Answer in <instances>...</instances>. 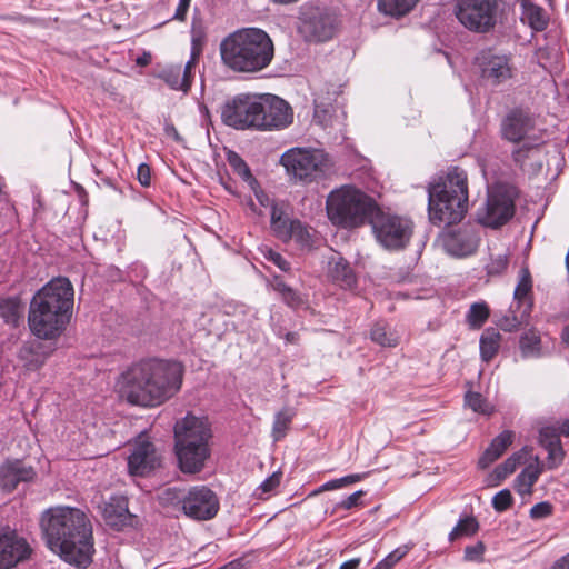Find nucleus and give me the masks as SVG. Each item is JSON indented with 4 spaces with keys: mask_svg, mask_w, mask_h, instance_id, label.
Masks as SVG:
<instances>
[{
    "mask_svg": "<svg viewBox=\"0 0 569 569\" xmlns=\"http://www.w3.org/2000/svg\"><path fill=\"white\" fill-rule=\"evenodd\" d=\"M327 273L343 288H352L356 282V273L349 262L338 252H332L327 259Z\"/></svg>",
    "mask_w": 569,
    "mask_h": 569,
    "instance_id": "21",
    "label": "nucleus"
},
{
    "mask_svg": "<svg viewBox=\"0 0 569 569\" xmlns=\"http://www.w3.org/2000/svg\"><path fill=\"white\" fill-rule=\"evenodd\" d=\"M486 551V546L482 541H478L475 545L467 546L465 548V560L472 562H480L483 559V553Z\"/></svg>",
    "mask_w": 569,
    "mask_h": 569,
    "instance_id": "48",
    "label": "nucleus"
},
{
    "mask_svg": "<svg viewBox=\"0 0 569 569\" xmlns=\"http://www.w3.org/2000/svg\"><path fill=\"white\" fill-rule=\"evenodd\" d=\"M41 528L49 548L66 562L86 567L93 552L92 526L78 508L54 507L43 512Z\"/></svg>",
    "mask_w": 569,
    "mask_h": 569,
    "instance_id": "3",
    "label": "nucleus"
},
{
    "mask_svg": "<svg viewBox=\"0 0 569 569\" xmlns=\"http://www.w3.org/2000/svg\"><path fill=\"white\" fill-rule=\"evenodd\" d=\"M513 505V497L509 489H502L492 498V507L497 512H503Z\"/></svg>",
    "mask_w": 569,
    "mask_h": 569,
    "instance_id": "46",
    "label": "nucleus"
},
{
    "mask_svg": "<svg viewBox=\"0 0 569 569\" xmlns=\"http://www.w3.org/2000/svg\"><path fill=\"white\" fill-rule=\"evenodd\" d=\"M227 160L233 172L237 173L249 187L254 190L258 187L257 179L252 176L246 161L236 152H228Z\"/></svg>",
    "mask_w": 569,
    "mask_h": 569,
    "instance_id": "34",
    "label": "nucleus"
},
{
    "mask_svg": "<svg viewBox=\"0 0 569 569\" xmlns=\"http://www.w3.org/2000/svg\"><path fill=\"white\" fill-rule=\"evenodd\" d=\"M521 4L523 8L522 19L528 21L531 29L542 31L548 27L549 18L541 7L529 2V0L522 1Z\"/></svg>",
    "mask_w": 569,
    "mask_h": 569,
    "instance_id": "27",
    "label": "nucleus"
},
{
    "mask_svg": "<svg viewBox=\"0 0 569 569\" xmlns=\"http://www.w3.org/2000/svg\"><path fill=\"white\" fill-rule=\"evenodd\" d=\"M30 547L16 530L8 526H0V569H10L18 562L27 559Z\"/></svg>",
    "mask_w": 569,
    "mask_h": 569,
    "instance_id": "16",
    "label": "nucleus"
},
{
    "mask_svg": "<svg viewBox=\"0 0 569 569\" xmlns=\"http://www.w3.org/2000/svg\"><path fill=\"white\" fill-rule=\"evenodd\" d=\"M560 436L569 437V418L560 423L558 430L550 427L542 428L539 433V442L545 449L555 446L559 449Z\"/></svg>",
    "mask_w": 569,
    "mask_h": 569,
    "instance_id": "32",
    "label": "nucleus"
},
{
    "mask_svg": "<svg viewBox=\"0 0 569 569\" xmlns=\"http://www.w3.org/2000/svg\"><path fill=\"white\" fill-rule=\"evenodd\" d=\"M302 31L312 41H327L336 31V18L328 12L317 10L310 16H305Z\"/></svg>",
    "mask_w": 569,
    "mask_h": 569,
    "instance_id": "18",
    "label": "nucleus"
},
{
    "mask_svg": "<svg viewBox=\"0 0 569 569\" xmlns=\"http://www.w3.org/2000/svg\"><path fill=\"white\" fill-rule=\"evenodd\" d=\"M359 565H360V559L353 558V559H350V560L343 562L339 569H358Z\"/></svg>",
    "mask_w": 569,
    "mask_h": 569,
    "instance_id": "60",
    "label": "nucleus"
},
{
    "mask_svg": "<svg viewBox=\"0 0 569 569\" xmlns=\"http://www.w3.org/2000/svg\"><path fill=\"white\" fill-rule=\"evenodd\" d=\"M74 290L68 278L57 277L31 299L28 325L40 339H54L66 329L73 307Z\"/></svg>",
    "mask_w": 569,
    "mask_h": 569,
    "instance_id": "5",
    "label": "nucleus"
},
{
    "mask_svg": "<svg viewBox=\"0 0 569 569\" xmlns=\"http://www.w3.org/2000/svg\"><path fill=\"white\" fill-rule=\"evenodd\" d=\"M191 0H180L179 4L176 9L173 19L183 21L186 19L187 12L189 10Z\"/></svg>",
    "mask_w": 569,
    "mask_h": 569,
    "instance_id": "56",
    "label": "nucleus"
},
{
    "mask_svg": "<svg viewBox=\"0 0 569 569\" xmlns=\"http://www.w3.org/2000/svg\"><path fill=\"white\" fill-rule=\"evenodd\" d=\"M290 240H295L301 247H310L311 234L309 229L299 220H292L290 227Z\"/></svg>",
    "mask_w": 569,
    "mask_h": 569,
    "instance_id": "42",
    "label": "nucleus"
},
{
    "mask_svg": "<svg viewBox=\"0 0 569 569\" xmlns=\"http://www.w3.org/2000/svg\"><path fill=\"white\" fill-rule=\"evenodd\" d=\"M279 163L290 180L303 184L328 177L333 169L329 154L316 148H290L281 154Z\"/></svg>",
    "mask_w": 569,
    "mask_h": 569,
    "instance_id": "8",
    "label": "nucleus"
},
{
    "mask_svg": "<svg viewBox=\"0 0 569 569\" xmlns=\"http://www.w3.org/2000/svg\"><path fill=\"white\" fill-rule=\"evenodd\" d=\"M23 312L20 298L9 297L0 299V317L7 322L16 326Z\"/></svg>",
    "mask_w": 569,
    "mask_h": 569,
    "instance_id": "33",
    "label": "nucleus"
},
{
    "mask_svg": "<svg viewBox=\"0 0 569 569\" xmlns=\"http://www.w3.org/2000/svg\"><path fill=\"white\" fill-rule=\"evenodd\" d=\"M34 476L33 468L21 460H8L0 466V487L12 491L20 482H29Z\"/></svg>",
    "mask_w": 569,
    "mask_h": 569,
    "instance_id": "20",
    "label": "nucleus"
},
{
    "mask_svg": "<svg viewBox=\"0 0 569 569\" xmlns=\"http://www.w3.org/2000/svg\"><path fill=\"white\" fill-rule=\"evenodd\" d=\"M291 221L284 216V211L277 203L271 206L270 224L276 237L283 241L290 240Z\"/></svg>",
    "mask_w": 569,
    "mask_h": 569,
    "instance_id": "28",
    "label": "nucleus"
},
{
    "mask_svg": "<svg viewBox=\"0 0 569 569\" xmlns=\"http://www.w3.org/2000/svg\"><path fill=\"white\" fill-rule=\"evenodd\" d=\"M295 412L290 408H283L274 415L271 437L273 441H280L287 435L289 427L292 422Z\"/></svg>",
    "mask_w": 569,
    "mask_h": 569,
    "instance_id": "35",
    "label": "nucleus"
},
{
    "mask_svg": "<svg viewBox=\"0 0 569 569\" xmlns=\"http://www.w3.org/2000/svg\"><path fill=\"white\" fill-rule=\"evenodd\" d=\"M363 496V491L359 490L348 496L346 499L339 502V507L349 510L358 506L359 499Z\"/></svg>",
    "mask_w": 569,
    "mask_h": 569,
    "instance_id": "53",
    "label": "nucleus"
},
{
    "mask_svg": "<svg viewBox=\"0 0 569 569\" xmlns=\"http://www.w3.org/2000/svg\"><path fill=\"white\" fill-rule=\"evenodd\" d=\"M378 10L386 14V16H390L391 14V0H378Z\"/></svg>",
    "mask_w": 569,
    "mask_h": 569,
    "instance_id": "57",
    "label": "nucleus"
},
{
    "mask_svg": "<svg viewBox=\"0 0 569 569\" xmlns=\"http://www.w3.org/2000/svg\"><path fill=\"white\" fill-rule=\"evenodd\" d=\"M525 449L515 452L501 465L497 466L493 470V475L498 480H503L509 475L513 473L518 466L523 462Z\"/></svg>",
    "mask_w": 569,
    "mask_h": 569,
    "instance_id": "39",
    "label": "nucleus"
},
{
    "mask_svg": "<svg viewBox=\"0 0 569 569\" xmlns=\"http://www.w3.org/2000/svg\"><path fill=\"white\" fill-rule=\"evenodd\" d=\"M508 256L507 254H498L492 257L490 262L486 266L487 273L489 276H500L508 268Z\"/></svg>",
    "mask_w": 569,
    "mask_h": 569,
    "instance_id": "47",
    "label": "nucleus"
},
{
    "mask_svg": "<svg viewBox=\"0 0 569 569\" xmlns=\"http://www.w3.org/2000/svg\"><path fill=\"white\" fill-rule=\"evenodd\" d=\"M410 547L408 545H405L402 547L393 549V563L396 561L401 560L406 553L409 551Z\"/></svg>",
    "mask_w": 569,
    "mask_h": 569,
    "instance_id": "58",
    "label": "nucleus"
},
{
    "mask_svg": "<svg viewBox=\"0 0 569 569\" xmlns=\"http://www.w3.org/2000/svg\"><path fill=\"white\" fill-rule=\"evenodd\" d=\"M210 426L204 418L189 413L176 422L174 449L182 472L196 473L202 470L210 455Z\"/></svg>",
    "mask_w": 569,
    "mask_h": 569,
    "instance_id": "7",
    "label": "nucleus"
},
{
    "mask_svg": "<svg viewBox=\"0 0 569 569\" xmlns=\"http://www.w3.org/2000/svg\"><path fill=\"white\" fill-rule=\"evenodd\" d=\"M363 478V475L355 473V475H348L342 478L329 480L326 483H323L321 487H319L317 490L312 492V496L318 495L323 491L329 490H336L340 489L347 486H350L352 483H356L360 481Z\"/></svg>",
    "mask_w": 569,
    "mask_h": 569,
    "instance_id": "40",
    "label": "nucleus"
},
{
    "mask_svg": "<svg viewBox=\"0 0 569 569\" xmlns=\"http://www.w3.org/2000/svg\"><path fill=\"white\" fill-rule=\"evenodd\" d=\"M411 281V274L409 270L402 271L400 270L397 274V282H410Z\"/></svg>",
    "mask_w": 569,
    "mask_h": 569,
    "instance_id": "63",
    "label": "nucleus"
},
{
    "mask_svg": "<svg viewBox=\"0 0 569 569\" xmlns=\"http://www.w3.org/2000/svg\"><path fill=\"white\" fill-rule=\"evenodd\" d=\"M183 366L178 361L144 359L129 367L118 380L120 397L129 403L152 408L181 389Z\"/></svg>",
    "mask_w": 569,
    "mask_h": 569,
    "instance_id": "2",
    "label": "nucleus"
},
{
    "mask_svg": "<svg viewBox=\"0 0 569 569\" xmlns=\"http://www.w3.org/2000/svg\"><path fill=\"white\" fill-rule=\"evenodd\" d=\"M166 132L168 136L172 137L174 140H180V136L173 124H167Z\"/></svg>",
    "mask_w": 569,
    "mask_h": 569,
    "instance_id": "64",
    "label": "nucleus"
},
{
    "mask_svg": "<svg viewBox=\"0 0 569 569\" xmlns=\"http://www.w3.org/2000/svg\"><path fill=\"white\" fill-rule=\"evenodd\" d=\"M501 335L493 328H487L479 341L480 357L482 361H491L500 349Z\"/></svg>",
    "mask_w": 569,
    "mask_h": 569,
    "instance_id": "26",
    "label": "nucleus"
},
{
    "mask_svg": "<svg viewBox=\"0 0 569 569\" xmlns=\"http://www.w3.org/2000/svg\"><path fill=\"white\" fill-rule=\"evenodd\" d=\"M160 498L166 502L180 501L184 515L194 520L212 519L219 511L218 497L206 486L192 487L183 497L176 489L168 488Z\"/></svg>",
    "mask_w": 569,
    "mask_h": 569,
    "instance_id": "9",
    "label": "nucleus"
},
{
    "mask_svg": "<svg viewBox=\"0 0 569 569\" xmlns=\"http://www.w3.org/2000/svg\"><path fill=\"white\" fill-rule=\"evenodd\" d=\"M261 94L240 93L226 101L221 109L222 122L237 130H257Z\"/></svg>",
    "mask_w": 569,
    "mask_h": 569,
    "instance_id": "10",
    "label": "nucleus"
},
{
    "mask_svg": "<svg viewBox=\"0 0 569 569\" xmlns=\"http://www.w3.org/2000/svg\"><path fill=\"white\" fill-rule=\"evenodd\" d=\"M371 338L373 341L378 342L381 346L389 345V337L383 327H380V326L373 327V329L371 330Z\"/></svg>",
    "mask_w": 569,
    "mask_h": 569,
    "instance_id": "54",
    "label": "nucleus"
},
{
    "mask_svg": "<svg viewBox=\"0 0 569 569\" xmlns=\"http://www.w3.org/2000/svg\"><path fill=\"white\" fill-rule=\"evenodd\" d=\"M137 178L141 186H143V187L150 186L151 172H150V168L148 164H146V163L139 164L138 170H137Z\"/></svg>",
    "mask_w": 569,
    "mask_h": 569,
    "instance_id": "52",
    "label": "nucleus"
},
{
    "mask_svg": "<svg viewBox=\"0 0 569 569\" xmlns=\"http://www.w3.org/2000/svg\"><path fill=\"white\" fill-rule=\"evenodd\" d=\"M260 107L258 131L282 130L293 121L292 108L277 96L261 94Z\"/></svg>",
    "mask_w": 569,
    "mask_h": 569,
    "instance_id": "13",
    "label": "nucleus"
},
{
    "mask_svg": "<svg viewBox=\"0 0 569 569\" xmlns=\"http://www.w3.org/2000/svg\"><path fill=\"white\" fill-rule=\"evenodd\" d=\"M161 457L146 435H140L128 457V470L132 476H147L160 466Z\"/></svg>",
    "mask_w": 569,
    "mask_h": 569,
    "instance_id": "15",
    "label": "nucleus"
},
{
    "mask_svg": "<svg viewBox=\"0 0 569 569\" xmlns=\"http://www.w3.org/2000/svg\"><path fill=\"white\" fill-rule=\"evenodd\" d=\"M191 36H192V50L200 54L201 44L204 40V30L200 21L193 19L191 26ZM193 51H191L192 53Z\"/></svg>",
    "mask_w": 569,
    "mask_h": 569,
    "instance_id": "50",
    "label": "nucleus"
},
{
    "mask_svg": "<svg viewBox=\"0 0 569 569\" xmlns=\"http://www.w3.org/2000/svg\"><path fill=\"white\" fill-rule=\"evenodd\" d=\"M497 0H456L455 14L468 30L486 33L497 23Z\"/></svg>",
    "mask_w": 569,
    "mask_h": 569,
    "instance_id": "11",
    "label": "nucleus"
},
{
    "mask_svg": "<svg viewBox=\"0 0 569 569\" xmlns=\"http://www.w3.org/2000/svg\"><path fill=\"white\" fill-rule=\"evenodd\" d=\"M533 117L522 109L516 108L509 111L501 121V136L510 142H520L533 130Z\"/></svg>",
    "mask_w": 569,
    "mask_h": 569,
    "instance_id": "17",
    "label": "nucleus"
},
{
    "mask_svg": "<svg viewBox=\"0 0 569 569\" xmlns=\"http://www.w3.org/2000/svg\"><path fill=\"white\" fill-rule=\"evenodd\" d=\"M532 302H526V307L518 309L516 305H511L507 315L499 320V327L507 332L518 330L521 326L528 325L531 313Z\"/></svg>",
    "mask_w": 569,
    "mask_h": 569,
    "instance_id": "25",
    "label": "nucleus"
},
{
    "mask_svg": "<svg viewBox=\"0 0 569 569\" xmlns=\"http://www.w3.org/2000/svg\"><path fill=\"white\" fill-rule=\"evenodd\" d=\"M413 233V222L406 217L393 216V250L402 249Z\"/></svg>",
    "mask_w": 569,
    "mask_h": 569,
    "instance_id": "30",
    "label": "nucleus"
},
{
    "mask_svg": "<svg viewBox=\"0 0 569 569\" xmlns=\"http://www.w3.org/2000/svg\"><path fill=\"white\" fill-rule=\"evenodd\" d=\"M102 516L106 522L117 529L122 528L131 520L128 501L122 496H113L104 503Z\"/></svg>",
    "mask_w": 569,
    "mask_h": 569,
    "instance_id": "22",
    "label": "nucleus"
},
{
    "mask_svg": "<svg viewBox=\"0 0 569 569\" xmlns=\"http://www.w3.org/2000/svg\"><path fill=\"white\" fill-rule=\"evenodd\" d=\"M267 257L282 271H288L290 269V263L280 253L270 250Z\"/></svg>",
    "mask_w": 569,
    "mask_h": 569,
    "instance_id": "55",
    "label": "nucleus"
},
{
    "mask_svg": "<svg viewBox=\"0 0 569 569\" xmlns=\"http://www.w3.org/2000/svg\"><path fill=\"white\" fill-rule=\"evenodd\" d=\"M428 217L432 224H446L448 228L439 233L443 250L457 258L476 252L479 237L471 227L450 228L459 223L468 211V176L459 168H450L446 177L430 182L427 187Z\"/></svg>",
    "mask_w": 569,
    "mask_h": 569,
    "instance_id": "1",
    "label": "nucleus"
},
{
    "mask_svg": "<svg viewBox=\"0 0 569 569\" xmlns=\"http://www.w3.org/2000/svg\"><path fill=\"white\" fill-rule=\"evenodd\" d=\"M40 347V343H29L20 349L19 358L28 370H37L44 363L46 357L39 352Z\"/></svg>",
    "mask_w": 569,
    "mask_h": 569,
    "instance_id": "36",
    "label": "nucleus"
},
{
    "mask_svg": "<svg viewBox=\"0 0 569 569\" xmlns=\"http://www.w3.org/2000/svg\"><path fill=\"white\" fill-rule=\"evenodd\" d=\"M220 56L223 64L234 72H258L271 63L274 46L262 29L244 28L221 41Z\"/></svg>",
    "mask_w": 569,
    "mask_h": 569,
    "instance_id": "6",
    "label": "nucleus"
},
{
    "mask_svg": "<svg viewBox=\"0 0 569 569\" xmlns=\"http://www.w3.org/2000/svg\"><path fill=\"white\" fill-rule=\"evenodd\" d=\"M198 60V52L193 50L190 59L184 67L181 64L164 68L159 78L162 79L171 89L187 92L193 79L192 69Z\"/></svg>",
    "mask_w": 569,
    "mask_h": 569,
    "instance_id": "19",
    "label": "nucleus"
},
{
    "mask_svg": "<svg viewBox=\"0 0 569 569\" xmlns=\"http://www.w3.org/2000/svg\"><path fill=\"white\" fill-rule=\"evenodd\" d=\"M515 214V197L510 188L497 186L488 192L487 201L478 210L481 224L498 228L508 222Z\"/></svg>",
    "mask_w": 569,
    "mask_h": 569,
    "instance_id": "12",
    "label": "nucleus"
},
{
    "mask_svg": "<svg viewBox=\"0 0 569 569\" xmlns=\"http://www.w3.org/2000/svg\"><path fill=\"white\" fill-rule=\"evenodd\" d=\"M480 74L483 80L492 86H499L513 77L515 66L509 53L495 50H483L477 57Z\"/></svg>",
    "mask_w": 569,
    "mask_h": 569,
    "instance_id": "14",
    "label": "nucleus"
},
{
    "mask_svg": "<svg viewBox=\"0 0 569 569\" xmlns=\"http://www.w3.org/2000/svg\"><path fill=\"white\" fill-rule=\"evenodd\" d=\"M542 472V467L539 465V458L535 457V461L529 463L515 479V490L521 495H530L533 485L538 481Z\"/></svg>",
    "mask_w": 569,
    "mask_h": 569,
    "instance_id": "24",
    "label": "nucleus"
},
{
    "mask_svg": "<svg viewBox=\"0 0 569 569\" xmlns=\"http://www.w3.org/2000/svg\"><path fill=\"white\" fill-rule=\"evenodd\" d=\"M465 403L475 412L482 415H490L492 412L491 406L479 392L468 391L465 396Z\"/></svg>",
    "mask_w": 569,
    "mask_h": 569,
    "instance_id": "41",
    "label": "nucleus"
},
{
    "mask_svg": "<svg viewBox=\"0 0 569 569\" xmlns=\"http://www.w3.org/2000/svg\"><path fill=\"white\" fill-rule=\"evenodd\" d=\"M329 220L342 228H358L369 222L376 240L389 250L391 248V217L383 213L376 201L361 190L343 186L332 190L326 201Z\"/></svg>",
    "mask_w": 569,
    "mask_h": 569,
    "instance_id": "4",
    "label": "nucleus"
},
{
    "mask_svg": "<svg viewBox=\"0 0 569 569\" xmlns=\"http://www.w3.org/2000/svg\"><path fill=\"white\" fill-rule=\"evenodd\" d=\"M253 191H254L256 198L260 202V204L267 206L269 203V198L262 190H258V187H256V189Z\"/></svg>",
    "mask_w": 569,
    "mask_h": 569,
    "instance_id": "61",
    "label": "nucleus"
},
{
    "mask_svg": "<svg viewBox=\"0 0 569 569\" xmlns=\"http://www.w3.org/2000/svg\"><path fill=\"white\" fill-rule=\"evenodd\" d=\"M490 317V308L485 300L476 301L470 305L466 313V323L472 330H479L483 327Z\"/></svg>",
    "mask_w": 569,
    "mask_h": 569,
    "instance_id": "29",
    "label": "nucleus"
},
{
    "mask_svg": "<svg viewBox=\"0 0 569 569\" xmlns=\"http://www.w3.org/2000/svg\"><path fill=\"white\" fill-rule=\"evenodd\" d=\"M373 569H391V553L387 555Z\"/></svg>",
    "mask_w": 569,
    "mask_h": 569,
    "instance_id": "59",
    "label": "nucleus"
},
{
    "mask_svg": "<svg viewBox=\"0 0 569 569\" xmlns=\"http://www.w3.org/2000/svg\"><path fill=\"white\" fill-rule=\"evenodd\" d=\"M540 337L535 332H527L520 337V350L525 357L535 356L540 349Z\"/></svg>",
    "mask_w": 569,
    "mask_h": 569,
    "instance_id": "43",
    "label": "nucleus"
},
{
    "mask_svg": "<svg viewBox=\"0 0 569 569\" xmlns=\"http://www.w3.org/2000/svg\"><path fill=\"white\" fill-rule=\"evenodd\" d=\"M553 506L549 501H541L536 503L530 509V518L533 520L545 519L552 515Z\"/></svg>",
    "mask_w": 569,
    "mask_h": 569,
    "instance_id": "49",
    "label": "nucleus"
},
{
    "mask_svg": "<svg viewBox=\"0 0 569 569\" xmlns=\"http://www.w3.org/2000/svg\"><path fill=\"white\" fill-rule=\"evenodd\" d=\"M272 288L281 296L286 305L291 308H298L303 305V299L295 289L287 286L281 279L274 278Z\"/></svg>",
    "mask_w": 569,
    "mask_h": 569,
    "instance_id": "38",
    "label": "nucleus"
},
{
    "mask_svg": "<svg viewBox=\"0 0 569 569\" xmlns=\"http://www.w3.org/2000/svg\"><path fill=\"white\" fill-rule=\"evenodd\" d=\"M548 451V463L549 468L553 469L561 463L565 457V450L562 445H559V449L555 447H549L546 449Z\"/></svg>",
    "mask_w": 569,
    "mask_h": 569,
    "instance_id": "51",
    "label": "nucleus"
},
{
    "mask_svg": "<svg viewBox=\"0 0 569 569\" xmlns=\"http://www.w3.org/2000/svg\"><path fill=\"white\" fill-rule=\"evenodd\" d=\"M479 530V522L473 516L460 517L457 525L449 532V541H455L461 537H471Z\"/></svg>",
    "mask_w": 569,
    "mask_h": 569,
    "instance_id": "37",
    "label": "nucleus"
},
{
    "mask_svg": "<svg viewBox=\"0 0 569 569\" xmlns=\"http://www.w3.org/2000/svg\"><path fill=\"white\" fill-rule=\"evenodd\" d=\"M552 569H569V555L559 559L552 567Z\"/></svg>",
    "mask_w": 569,
    "mask_h": 569,
    "instance_id": "62",
    "label": "nucleus"
},
{
    "mask_svg": "<svg viewBox=\"0 0 569 569\" xmlns=\"http://www.w3.org/2000/svg\"><path fill=\"white\" fill-rule=\"evenodd\" d=\"M281 481V472H273L270 477H268L256 490L254 495L259 499H266L269 493H271Z\"/></svg>",
    "mask_w": 569,
    "mask_h": 569,
    "instance_id": "45",
    "label": "nucleus"
},
{
    "mask_svg": "<svg viewBox=\"0 0 569 569\" xmlns=\"http://www.w3.org/2000/svg\"><path fill=\"white\" fill-rule=\"evenodd\" d=\"M513 437L515 433L512 431L505 430L493 438L478 461L479 468L486 469L498 460L512 443Z\"/></svg>",
    "mask_w": 569,
    "mask_h": 569,
    "instance_id": "23",
    "label": "nucleus"
},
{
    "mask_svg": "<svg viewBox=\"0 0 569 569\" xmlns=\"http://www.w3.org/2000/svg\"><path fill=\"white\" fill-rule=\"evenodd\" d=\"M420 2L421 0H393V20L409 16Z\"/></svg>",
    "mask_w": 569,
    "mask_h": 569,
    "instance_id": "44",
    "label": "nucleus"
},
{
    "mask_svg": "<svg viewBox=\"0 0 569 569\" xmlns=\"http://www.w3.org/2000/svg\"><path fill=\"white\" fill-rule=\"evenodd\" d=\"M532 289V279L529 270L527 268H522L520 270V278L513 291V305L518 309L525 308L526 302H532L529 298Z\"/></svg>",
    "mask_w": 569,
    "mask_h": 569,
    "instance_id": "31",
    "label": "nucleus"
}]
</instances>
